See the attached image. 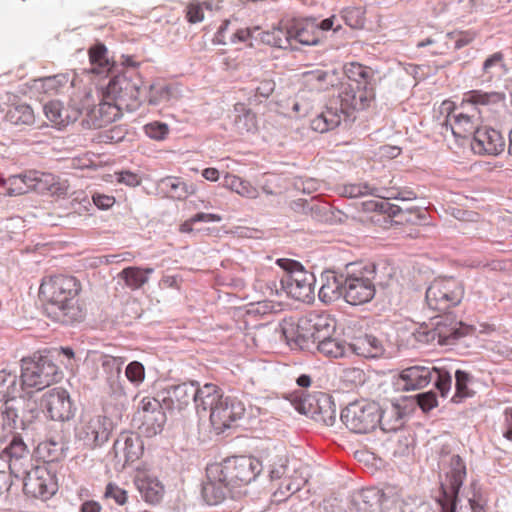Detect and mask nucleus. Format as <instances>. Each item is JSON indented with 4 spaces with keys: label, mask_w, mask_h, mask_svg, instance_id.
Instances as JSON below:
<instances>
[{
    "label": "nucleus",
    "mask_w": 512,
    "mask_h": 512,
    "mask_svg": "<svg viewBox=\"0 0 512 512\" xmlns=\"http://www.w3.org/2000/svg\"><path fill=\"white\" fill-rule=\"evenodd\" d=\"M261 40L263 43L277 48H292L291 21L262 32Z\"/></svg>",
    "instance_id": "nucleus-38"
},
{
    "label": "nucleus",
    "mask_w": 512,
    "mask_h": 512,
    "mask_svg": "<svg viewBox=\"0 0 512 512\" xmlns=\"http://www.w3.org/2000/svg\"><path fill=\"white\" fill-rule=\"evenodd\" d=\"M335 72L323 69L309 70L302 73V81L310 91H324L333 85Z\"/></svg>",
    "instance_id": "nucleus-37"
},
{
    "label": "nucleus",
    "mask_w": 512,
    "mask_h": 512,
    "mask_svg": "<svg viewBox=\"0 0 512 512\" xmlns=\"http://www.w3.org/2000/svg\"><path fill=\"white\" fill-rule=\"evenodd\" d=\"M28 179L31 181L33 191L58 197L68 193L67 181L61 180L51 173L29 170Z\"/></svg>",
    "instance_id": "nucleus-23"
},
{
    "label": "nucleus",
    "mask_w": 512,
    "mask_h": 512,
    "mask_svg": "<svg viewBox=\"0 0 512 512\" xmlns=\"http://www.w3.org/2000/svg\"><path fill=\"white\" fill-rule=\"evenodd\" d=\"M94 102L93 95L88 92L85 94L80 111L86 112L87 123L93 128H102L111 123L121 116L123 110L116 102L106 99L104 92H101V99L98 105H92Z\"/></svg>",
    "instance_id": "nucleus-10"
},
{
    "label": "nucleus",
    "mask_w": 512,
    "mask_h": 512,
    "mask_svg": "<svg viewBox=\"0 0 512 512\" xmlns=\"http://www.w3.org/2000/svg\"><path fill=\"white\" fill-rule=\"evenodd\" d=\"M402 512H435L430 503L416 498H408L403 501Z\"/></svg>",
    "instance_id": "nucleus-60"
},
{
    "label": "nucleus",
    "mask_w": 512,
    "mask_h": 512,
    "mask_svg": "<svg viewBox=\"0 0 512 512\" xmlns=\"http://www.w3.org/2000/svg\"><path fill=\"white\" fill-rule=\"evenodd\" d=\"M91 71L96 74L107 73L113 64L107 57V48L103 44H96L89 49Z\"/></svg>",
    "instance_id": "nucleus-45"
},
{
    "label": "nucleus",
    "mask_w": 512,
    "mask_h": 512,
    "mask_svg": "<svg viewBox=\"0 0 512 512\" xmlns=\"http://www.w3.org/2000/svg\"><path fill=\"white\" fill-rule=\"evenodd\" d=\"M317 343V350L326 357L330 358H340L343 357L346 353V345L331 336L327 338H322Z\"/></svg>",
    "instance_id": "nucleus-50"
},
{
    "label": "nucleus",
    "mask_w": 512,
    "mask_h": 512,
    "mask_svg": "<svg viewBox=\"0 0 512 512\" xmlns=\"http://www.w3.org/2000/svg\"><path fill=\"white\" fill-rule=\"evenodd\" d=\"M433 378L436 380V388L441 396L446 397L452 384L451 376L447 372L433 367Z\"/></svg>",
    "instance_id": "nucleus-58"
},
{
    "label": "nucleus",
    "mask_w": 512,
    "mask_h": 512,
    "mask_svg": "<svg viewBox=\"0 0 512 512\" xmlns=\"http://www.w3.org/2000/svg\"><path fill=\"white\" fill-rule=\"evenodd\" d=\"M464 296L463 282L453 276L435 278L426 290L427 305L438 312H447L458 306Z\"/></svg>",
    "instance_id": "nucleus-7"
},
{
    "label": "nucleus",
    "mask_w": 512,
    "mask_h": 512,
    "mask_svg": "<svg viewBox=\"0 0 512 512\" xmlns=\"http://www.w3.org/2000/svg\"><path fill=\"white\" fill-rule=\"evenodd\" d=\"M285 271L280 278L282 291L298 301H310L314 295V275L295 260L281 258L276 262Z\"/></svg>",
    "instance_id": "nucleus-5"
},
{
    "label": "nucleus",
    "mask_w": 512,
    "mask_h": 512,
    "mask_svg": "<svg viewBox=\"0 0 512 512\" xmlns=\"http://www.w3.org/2000/svg\"><path fill=\"white\" fill-rule=\"evenodd\" d=\"M504 100V95L499 92H483L481 90H472L464 94L461 106L465 104L472 105H490Z\"/></svg>",
    "instance_id": "nucleus-48"
},
{
    "label": "nucleus",
    "mask_w": 512,
    "mask_h": 512,
    "mask_svg": "<svg viewBox=\"0 0 512 512\" xmlns=\"http://www.w3.org/2000/svg\"><path fill=\"white\" fill-rule=\"evenodd\" d=\"M400 378L405 382L406 390H416L426 387L433 379V368L413 366L404 369Z\"/></svg>",
    "instance_id": "nucleus-33"
},
{
    "label": "nucleus",
    "mask_w": 512,
    "mask_h": 512,
    "mask_svg": "<svg viewBox=\"0 0 512 512\" xmlns=\"http://www.w3.org/2000/svg\"><path fill=\"white\" fill-rule=\"evenodd\" d=\"M0 459L8 463L10 473L20 477L30 466V452L21 438L14 437L0 453Z\"/></svg>",
    "instance_id": "nucleus-19"
},
{
    "label": "nucleus",
    "mask_w": 512,
    "mask_h": 512,
    "mask_svg": "<svg viewBox=\"0 0 512 512\" xmlns=\"http://www.w3.org/2000/svg\"><path fill=\"white\" fill-rule=\"evenodd\" d=\"M223 186L242 197L254 199L258 197V190L250 182L233 175L226 174L223 179Z\"/></svg>",
    "instance_id": "nucleus-46"
},
{
    "label": "nucleus",
    "mask_w": 512,
    "mask_h": 512,
    "mask_svg": "<svg viewBox=\"0 0 512 512\" xmlns=\"http://www.w3.org/2000/svg\"><path fill=\"white\" fill-rule=\"evenodd\" d=\"M348 345L353 353L365 358H376L384 353L383 342L372 334L355 335Z\"/></svg>",
    "instance_id": "nucleus-25"
},
{
    "label": "nucleus",
    "mask_w": 512,
    "mask_h": 512,
    "mask_svg": "<svg viewBox=\"0 0 512 512\" xmlns=\"http://www.w3.org/2000/svg\"><path fill=\"white\" fill-rule=\"evenodd\" d=\"M471 148L475 154L497 156L505 149V140L500 131L491 127H480L475 131Z\"/></svg>",
    "instance_id": "nucleus-20"
},
{
    "label": "nucleus",
    "mask_w": 512,
    "mask_h": 512,
    "mask_svg": "<svg viewBox=\"0 0 512 512\" xmlns=\"http://www.w3.org/2000/svg\"><path fill=\"white\" fill-rule=\"evenodd\" d=\"M154 272L153 268H141L130 266L124 268L118 277L124 281L125 285L131 290L142 288L149 280V275Z\"/></svg>",
    "instance_id": "nucleus-40"
},
{
    "label": "nucleus",
    "mask_w": 512,
    "mask_h": 512,
    "mask_svg": "<svg viewBox=\"0 0 512 512\" xmlns=\"http://www.w3.org/2000/svg\"><path fill=\"white\" fill-rule=\"evenodd\" d=\"M376 188L368 184H350L344 187V194L350 198H357L365 195L375 194Z\"/></svg>",
    "instance_id": "nucleus-61"
},
{
    "label": "nucleus",
    "mask_w": 512,
    "mask_h": 512,
    "mask_svg": "<svg viewBox=\"0 0 512 512\" xmlns=\"http://www.w3.org/2000/svg\"><path fill=\"white\" fill-rule=\"evenodd\" d=\"M143 451V441L134 433H122L114 443L115 456L123 467L139 460Z\"/></svg>",
    "instance_id": "nucleus-21"
},
{
    "label": "nucleus",
    "mask_w": 512,
    "mask_h": 512,
    "mask_svg": "<svg viewBox=\"0 0 512 512\" xmlns=\"http://www.w3.org/2000/svg\"><path fill=\"white\" fill-rule=\"evenodd\" d=\"M58 367L47 356L34 354L22 360L21 398H31L36 392L60 379Z\"/></svg>",
    "instance_id": "nucleus-3"
},
{
    "label": "nucleus",
    "mask_w": 512,
    "mask_h": 512,
    "mask_svg": "<svg viewBox=\"0 0 512 512\" xmlns=\"http://www.w3.org/2000/svg\"><path fill=\"white\" fill-rule=\"evenodd\" d=\"M89 361L92 362L98 373L104 377L113 393H124V388L121 383L122 366L126 361L124 357L92 352L89 355Z\"/></svg>",
    "instance_id": "nucleus-15"
},
{
    "label": "nucleus",
    "mask_w": 512,
    "mask_h": 512,
    "mask_svg": "<svg viewBox=\"0 0 512 512\" xmlns=\"http://www.w3.org/2000/svg\"><path fill=\"white\" fill-rule=\"evenodd\" d=\"M355 86L352 83H342L339 88L338 100L340 103V111L343 114H349L353 111V107L356 105L354 99Z\"/></svg>",
    "instance_id": "nucleus-53"
},
{
    "label": "nucleus",
    "mask_w": 512,
    "mask_h": 512,
    "mask_svg": "<svg viewBox=\"0 0 512 512\" xmlns=\"http://www.w3.org/2000/svg\"><path fill=\"white\" fill-rule=\"evenodd\" d=\"M29 170L18 175L1 179V185L6 189L8 196H20L32 191L31 181L28 179Z\"/></svg>",
    "instance_id": "nucleus-42"
},
{
    "label": "nucleus",
    "mask_w": 512,
    "mask_h": 512,
    "mask_svg": "<svg viewBox=\"0 0 512 512\" xmlns=\"http://www.w3.org/2000/svg\"><path fill=\"white\" fill-rule=\"evenodd\" d=\"M342 112L336 107L335 101L325 107L311 120V128L319 133H325L339 126L342 120Z\"/></svg>",
    "instance_id": "nucleus-31"
},
{
    "label": "nucleus",
    "mask_w": 512,
    "mask_h": 512,
    "mask_svg": "<svg viewBox=\"0 0 512 512\" xmlns=\"http://www.w3.org/2000/svg\"><path fill=\"white\" fill-rule=\"evenodd\" d=\"M222 389L214 383H205L199 386L197 383V395L195 396V408L198 413L212 412L214 406H217L223 400Z\"/></svg>",
    "instance_id": "nucleus-27"
},
{
    "label": "nucleus",
    "mask_w": 512,
    "mask_h": 512,
    "mask_svg": "<svg viewBox=\"0 0 512 512\" xmlns=\"http://www.w3.org/2000/svg\"><path fill=\"white\" fill-rule=\"evenodd\" d=\"M455 110V104L452 101L445 100L440 105V112L446 114L445 126L450 125L452 134L456 138H468L470 135H475V131L479 128L476 126L473 118L467 114L459 113L453 116V122L450 120L451 113Z\"/></svg>",
    "instance_id": "nucleus-22"
},
{
    "label": "nucleus",
    "mask_w": 512,
    "mask_h": 512,
    "mask_svg": "<svg viewBox=\"0 0 512 512\" xmlns=\"http://www.w3.org/2000/svg\"><path fill=\"white\" fill-rule=\"evenodd\" d=\"M344 74L354 86H373V70L358 62H350L344 66Z\"/></svg>",
    "instance_id": "nucleus-41"
},
{
    "label": "nucleus",
    "mask_w": 512,
    "mask_h": 512,
    "mask_svg": "<svg viewBox=\"0 0 512 512\" xmlns=\"http://www.w3.org/2000/svg\"><path fill=\"white\" fill-rule=\"evenodd\" d=\"M144 131L151 139L163 140L169 133V127L165 123L155 121L145 125Z\"/></svg>",
    "instance_id": "nucleus-59"
},
{
    "label": "nucleus",
    "mask_w": 512,
    "mask_h": 512,
    "mask_svg": "<svg viewBox=\"0 0 512 512\" xmlns=\"http://www.w3.org/2000/svg\"><path fill=\"white\" fill-rule=\"evenodd\" d=\"M244 413L245 407L242 402L230 397H224L217 406H214L213 411L210 413V422L216 431L223 432L232 423L242 418Z\"/></svg>",
    "instance_id": "nucleus-17"
},
{
    "label": "nucleus",
    "mask_w": 512,
    "mask_h": 512,
    "mask_svg": "<svg viewBox=\"0 0 512 512\" xmlns=\"http://www.w3.org/2000/svg\"><path fill=\"white\" fill-rule=\"evenodd\" d=\"M459 512H486L485 503L480 495L468 498L467 505H461Z\"/></svg>",
    "instance_id": "nucleus-63"
},
{
    "label": "nucleus",
    "mask_w": 512,
    "mask_h": 512,
    "mask_svg": "<svg viewBox=\"0 0 512 512\" xmlns=\"http://www.w3.org/2000/svg\"><path fill=\"white\" fill-rule=\"evenodd\" d=\"M197 395V382L182 383L179 385H172L166 389V396L163 398V403L168 409L183 410L191 401L195 403V396Z\"/></svg>",
    "instance_id": "nucleus-24"
},
{
    "label": "nucleus",
    "mask_w": 512,
    "mask_h": 512,
    "mask_svg": "<svg viewBox=\"0 0 512 512\" xmlns=\"http://www.w3.org/2000/svg\"><path fill=\"white\" fill-rule=\"evenodd\" d=\"M81 291L82 284L75 276L55 274L42 279L39 297L50 318L63 324H73L85 317Z\"/></svg>",
    "instance_id": "nucleus-1"
},
{
    "label": "nucleus",
    "mask_w": 512,
    "mask_h": 512,
    "mask_svg": "<svg viewBox=\"0 0 512 512\" xmlns=\"http://www.w3.org/2000/svg\"><path fill=\"white\" fill-rule=\"evenodd\" d=\"M279 277L272 268L258 270L254 282V289L266 297L279 295L282 292L281 285H278Z\"/></svg>",
    "instance_id": "nucleus-35"
},
{
    "label": "nucleus",
    "mask_w": 512,
    "mask_h": 512,
    "mask_svg": "<svg viewBox=\"0 0 512 512\" xmlns=\"http://www.w3.org/2000/svg\"><path fill=\"white\" fill-rule=\"evenodd\" d=\"M104 496L106 498H112L118 505H124L127 502L126 490L120 488L114 483H109L106 486Z\"/></svg>",
    "instance_id": "nucleus-62"
},
{
    "label": "nucleus",
    "mask_w": 512,
    "mask_h": 512,
    "mask_svg": "<svg viewBox=\"0 0 512 512\" xmlns=\"http://www.w3.org/2000/svg\"><path fill=\"white\" fill-rule=\"evenodd\" d=\"M134 482L142 498L147 503L157 504L162 500L164 486L156 477L141 472L137 474Z\"/></svg>",
    "instance_id": "nucleus-29"
},
{
    "label": "nucleus",
    "mask_w": 512,
    "mask_h": 512,
    "mask_svg": "<svg viewBox=\"0 0 512 512\" xmlns=\"http://www.w3.org/2000/svg\"><path fill=\"white\" fill-rule=\"evenodd\" d=\"M374 271H363L359 273L348 274L342 283L343 296L347 303L351 305H362L373 299L375 295V285L372 274Z\"/></svg>",
    "instance_id": "nucleus-13"
},
{
    "label": "nucleus",
    "mask_w": 512,
    "mask_h": 512,
    "mask_svg": "<svg viewBox=\"0 0 512 512\" xmlns=\"http://www.w3.org/2000/svg\"><path fill=\"white\" fill-rule=\"evenodd\" d=\"M455 394L452 397L454 403H461L463 400L472 397L474 391L469 388L471 377L468 373L462 370H457L455 373Z\"/></svg>",
    "instance_id": "nucleus-52"
},
{
    "label": "nucleus",
    "mask_w": 512,
    "mask_h": 512,
    "mask_svg": "<svg viewBox=\"0 0 512 512\" xmlns=\"http://www.w3.org/2000/svg\"><path fill=\"white\" fill-rule=\"evenodd\" d=\"M5 119L13 125H32L35 121V115L29 105L14 103L9 106Z\"/></svg>",
    "instance_id": "nucleus-43"
},
{
    "label": "nucleus",
    "mask_w": 512,
    "mask_h": 512,
    "mask_svg": "<svg viewBox=\"0 0 512 512\" xmlns=\"http://www.w3.org/2000/svg\"><path fill=\"white\" fill-rule=\"evenodd\" d=\"M77 436L86 445L100 446L107 442L110 436V423L107 417L96 415L84 417L77 429Z\"/></svg>",
    "instance_id": "nucleus-16"
},
{
    "label": "nucleus",
    "mask_w": 512,
    "mask_h": 512,
    "mask_svg": "<svg viewBox=\"0 0 512 512\" xmlns=\"http://www.w3.org/2000/svg\"><path fill=\"white\" fill-rule=\"evenodd\" d=\"M21 385H18L17 376L14 373L5 370L0 371V402H5V411L8 418L17 417L14 409L7 406L8 401L15 399L17 396L21 397Z\"/></svg>",
    "instance_id": "nucleus-30"
},
{
    "label": "nucleus",
    "mask_w": 512,
    "mask_h": 512,
    "mask_svg": "<svg viewBox=\"0 0 512 512\" xmlns=\"http://www.w3.org/2000/svg\"><path fill=\"white\" fill-rule=\"evenodd\" d=\"M341 421L353 433H370L381 421L380 405L366 399L353 401L342 410Z\"/></svg>",
    "instance_id": "nucleus-8"
},
{
    "label": "nucleus",
    "mask_w": 512,
    "mask_h": 512,
    "mask_svg": "<svg viewBox=\"0 0 512 512\" xmlns=\"http://www.w3.org/2000/svg\"><path fill=\"white\" fill-rule=\"evenodd\" d=\"M50 418L55 421H67L74 416L75 407L69 393L63 388H54L43 396Z\"/></svg>",
    "instance_id": "nucleus-18"
},
{
    "label": "nucleus",
    "mask_w": 512,
    "mask_h": 512,
    "mask_svg": "<svg viewBox=\"0 0 512 512\" xmlns=\"http://www.w3.org/2000/svg\"><path fill=\"white\" fill-rule=\"evenodd\" d=\"M342 18L345 23L353 29H360L365 24V13L362 8L349 7L342 11Z\"/></svg>",
    "instance_id": "nucleus-56"
},
{
    "label": "nucleus",
    "mask_w": 512,
    "mask_h": 512,
    "mask_svg": "<svg viewBox=\"0 0 512 512\" xmlns=\"http://www.w3.org/2000/svg\"><path fill=\"white\" fill-rule=\"evenodd\" d=\"M134 420L139 422V429L147 437H152L162 431L166 414L159 400L147 396L139 402Z\"/></svg>",
    "instance_id": "nucleus-12"
},
{
    "label": "nucleus",
    "mask_w": 512,
    "mask_h": 512,
    "mask_svg": "<svg viewBox=\"0 0 512 512\" xmlns=\"http://www.w3.org/2000/svg\"><path fill=\"white\" fill-rule=\"evenodd\" d=\"M342 283L336 276L328 277L319 290V298L324 303H331L343 295Z\"/></svg>",
    "instance_id": "nucleus-51"
},
{
    "label": "nucleus",
    "mask_w": 512,
    "mask_h": 512,
    "mask_svg": "<svg viewBox=\"0 0 512 512\" xmlns=\"http://www.w3.org/2000/svg\"><path fill=\"white\" fill-rule=\"evenodd\" d=\"M452 38L455 39V48L460 49L464 46L469 45L477 36V33L472 30L468 31H460L449 34Z\"/></svg>",
    "instance_id": "nucleus-64"
},
{
    "label": "nucleus",
    "mask_w": 512,
    "mask_h": 512,
    "mask_svg": "<svg viewBox=\"0 0 512 512\" xmlns=\"http://www.w3.org/2000/svg\"><path fill=\"white\" fill-rule=\"evenodd\" d=\"M33 87L46 96H55L68 90L71 83L67 75L58 74L35 80Z\"/></svg>",
    "instance_id": "nucleus-36"
},
{
    "label": "nucleus",
    "mask_w": 512,
    "mask_h": 512,
    "mask_svg": "<svg viewBox=\"0 0 512 512\" xmlns=\"http://www.w3.org/2000/svg\"><path fill=\"white\" fill-rule=\"evenodd\" d=\"M354 99L356 105L353 107V111L367 109L375 99L374 86H355Z\"/></svg>",
    "instance_id": "nucleus-55"
},
{
    "label": "nucleus",
    "mask_w": 512,
    "mask_h": 512,
    "mask_svg": "<svg viewBox=\"0 0 512 512\" xmlns=\"http://www.w3.org/2000/svg\"><path fill=\"white\" fill-rule=\"evenodd\" d=\"M232 490V486L228 485L223 477L219 480L212 477L210 465L207 468V482L202 489V496L206 503L209 505H218L226 499L228 493Z\"/></svg>",
    "instance_id": "nucleus-28"
},
{
    "label": "nucleus",
    "mask_w": 512,
    "mask_h": 512,
    "mask_svg": "<svg viewBox=\"0 0 512 512\" xmlns=\"http://www.w3.org/2000/svg\"><path fill=\"white\" fill-rule=\"evenodd\" d=\"M171 197L179 200L186 199L197 191V187L193 183H188L179 177H167L163 180Z\"/></svg>",
    "instance_id": "nucleus-47"
},
{
    "label": "nucleus",
    "mask_w": 512,
    "mask_h": 512,
    "mask_svg": "<svg viewBox=\"0 0 512 512\" xmlns=\"http://www.w3.org/2000/svg\"><path fill=\"white\" fill-rule=\"evenodd\" d=\"M469 331V326L457 321L454 317L446 316L437 321L434 328L419 332V339L426 342L437 341L440 345H451L467 335Z\"/></svg>",
    "instance_id": "nucleus-14"
},
{
    "label": "nucleus",
    "mask_w": 512,
    "mask_h": 512,
    "mask_svg": "<svg viewBox=\"0 0 512 512\" xmlns=\"http://www.w3.org/2000/svg\"><path fill=\"white\" fill-rule=\"evenodd\" d=\"M125 376L131 383L135 385L141 384L145 378L144 366L138 361L129 363L125 370Z\"/></svg>",
    "instance_id": "nucleus-57"
},
{
    "label": "nucleus",
    "mask_w": 512,
    "mask_h": 512,
    "mask_svg": "<svg viewBox=\"0 0 512 512\" xmlns=\"http://www.w3.org/2000/svg\"><path fill=\"white\" fill-rule=\"evenodd\" d=\"M482 76L486 81L500 79L507 71L504 55L502 52H495L490 55L483 63Z\"/></svg>",
    "instance_id": "nucleus-44"
},
{
    "label": "nucleus",
    "mask_w": 512,
    "mask_h": 512,
    "mask_svg": "<svg viewBox=\"0 0 512 512\" xmlns=\"http://www.w3.org/2000/svg\"><path fill=\"white\" fill-rule=\"evenodd\" d=\"M466 476V466L463 460L455 455L450 461V470L446 474L445 481L441 483L442 495L438 504L442 512H455L459 489Z\"/></svg>",
    "instance_id": "nucleus-11"
},
{
    "label": "nucleus",
    "mask_w": 512,
    "mask_h": 512,
    "mask_svg": "<svg viewBox=\"0 0 512 512\" xmlns=\"http://www.w3.org/2000/svg\"><path fill=\"white\" fill-rule=\"evenodd\" d=\"M234 127L239 134H254L258 131L257 114L244 103L234 105Z\"/></svg>",
    "instance_id": "nucleus-34"
},
{
    "label": "nucleus",
    "mask_w": 512,
    "mask_h": 512,
    "mask_svg": "<svg viewBox=\"0 0 512 512\" xmlns=\"http://www.w3.org/2000/svg\"><path fill=\"white\" fill-rule=\"evenodd\" d=\"M143 80L135 71L111 79L102 92L106 99L116 102L123 110L133 111L141 104Z\"/></svg>",
    "instance_id": "nucleus-6"
},
{
    "label": "nucleus",
    "mask_w": 512,
    "mask_h": 512,
    "mask_svg": "<svg viewBox=\"0 0 512 512\" xmlns=\"http://www.w3.org/2000/svg\"><path fill=\"white\" fill-rule=\"evenodd\" d=\"M212 477H223L233 489L249 485L260 473V462L250 456H234L211 465Z\"/></svg>",
    "instance_id": "nucleus-4"
},
{
    "label": "nucleus",
    "mask_w": 512,
    "mask_h": 512,
    "mask_svg": "<svg viewBox=\"0 0 512 512\" xmlns=\"http://www.w3.org/2000/svg\"><path fill=\"white\" fill-rule=\"evenodd\" d=\"M44 113L47 119L55 126L61 128L74 122L79 114V109H66L59 101H50L44 106Z\"/></svg>",
    "instance_id": "nucleus-32"
},
{
    "label": "nucleus",
    "mask_w": 512,
    "mask_h": 512,
    "mask_svg": "<svg viewBox=\"0 0 512 512\" xmlns=\"http://www.w3.org/2000/svg\"><path fill=\"white\" fill-rule=\"evenodd\" d=\"M292 47L295 43L315 45L320 40L319 27L314 20L291 21Z\"/></svg>",
    "instance_id": "nucleus-26"
},
{
    "label": "nucleus",
    "mask_w": 512,
    "mask_h": 512,
    "mask_svg": "<svg viewBox=\"0 0 512 512\" xmlns=\"http://www.w3.org/2000/svg\"><path fill=\"white\" fill-rule=\"evenodd\" d=\"M381 421L379 425L385 432L396 431L402 426V413L397 405L382 409L380 407Z\"/></svg>",
    "instance_id": "nucleus-49"
},
{
    "label": "nucleus",
    "mask_w": 512,
    "mask_h": 512,
    "mask_svg": "<svg viewBox=\"0 0 512 512\" xmlns=\"http://www.w3.org/2000/svg\"><path fill=\"white\" fill-rule=\"evenodd\" d=\"M307 475L304 471L298 469L294 471V474L283 478V484L285 485V491L282 487H277L272 493L274 502H282L290 497L295 492L299 491L307 483Z\"/></svg>",
    "instance_id": "nucleus-39"
},
{
    "label": "nucleus",
    "mask_w": 512,
    "mask_h": 512,
    "mask_svg": "<svg viewBox=\"0 0 512 512\" xmlns=\"http://www.w3.org/2000/svg\"><path fill=\"white\" fill-rule=\"evenodd\" d=\"M356 512H377L378 498L373 490H362L355 501ZM350 512H353L352 510Z\"/></svg>",
    "instance_id": "nucleus-54"
},
{
    "label": "nucleus",
    "mask_w": 512,
    "mask_h": 512,
    "mask_svg": "<svg viewBox=\"0 0 512 512\" xmlns=\"http://www.w3.org/2000/svg\"><path fill=\"white\" fill-rule=\"evenodd\" d=\"M24 475L23 490L26 495L47 500L58 490L56 475L46 464L27 469Z\"/></svg>",
    "instance_id": "nucleus-9"
},
{
    "label": "nucleus",
    "mask_w": 512,
    "mask_h": 512,
    "mask_svg": "<svg viewBox=\"0 0 512 512\" xmlns=\"http://www.w3.org/2000/svg\"><path fill=\"white\" fill-rule=\"evenodd\" d=\"M282 333L288 342L302 346L331 336L336 329L335 319L327 312L310 311L297 321L284 320Z\"/></svg>",
    "instance_id": "nucleus-2"
}]
</instances>
